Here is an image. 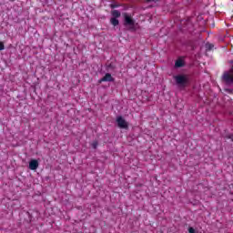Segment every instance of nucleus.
<instances>
[{
	"label": "nucleus",
	"instance_id": "14",
	"mask_svg": "<svg viewBox=\"0 0 233 233\" xmlns=\"http://www.w3.org/2000/svg\"><path fill=\"white\" fill-rule=\"evenodd\" d=\"M157 0H146V3H157Z\"/></svg>",
	"mask_w": 233,
	"mask_h": 233
},
{
	"label": "nucleus",
	"instance_id": "12",
	"mask_svg": "<svg viewBox=\"0 0 233 233\" xmlns=\"http://www.w3.org/2000/svg\"><path fill=\"white\" fill-rule=\"evenodd\" d=\"M92 147H93V148H97V142H93L92 143Z\"/></svg>",
	"mask_w": 233,
	"mask_h": 233
},
{
	"label": "nucleus",
	"instance_id": "2",
	"mask_svg": "<svg viewBox=\"0 0 233 233\" xmlns=\"http://www.w3.org/2000/svg\"><path fill=\"white\" fill-rule=\"evenodd\" d=\"M223 81L227 86H233V72L224 73Z\"/></svg>",
	"mask_w": 233,
	"mask_h": 233
},
{
	"label": "nucleus",
	"instance_id": "1",
	"mask_svg": "<svg viewBox=\"0 0 233 233\" xmlns=\"http://www.w3.org/2000/svg\"><path fill=\"white\" fill-rule=\"evenodd\" d=\"M174 79L178 86H187V85L188 84V76L186 75L175 76Z\"/></svg>",
	"mask_w": 233,
	"mask_h": 233
},
{
	"label": "nucleus",
	"instance_id": "13",
	"mask_svg": "<svg viewBox=\"0 0 233 233\" xmlns=\"http://www.w3.org/2000/svg\"><path fill=\"white\" fill-rule=\"evenodd\" d=\"M188 232L189 233H196V230L194 229V228H189Z\"/></svg>",
	"mask_w": 233,
	"mask_h": 233
},
{
	"label": "nucleus",
	"instance_id": "7",
	"mask_svg": "<svg viewBox=\"0 0 233 233\" xmlns=\"http://www.w3.org/2000/svg\"><path fill=\"white\" fill-rule=\"evenodd\" d=\"M112 15L113 18L116 19V17H121V12H119L118 10H114L112 11Z\"/></svg>",
	"mask_w": 233,
	"mask_h": 233
},
{
	"label": "nucleus",
	"instance_id": "5",
	"mask_svg": "<svg viewBox=\"0 0 233 233\" xmlns=\"http://www.w3.org/2000/svg\"><path fill=\"white\" fill-rule=\"evenodd\" d=\"M103 82H106V83H112L114 82V78L112 77V75L110 73H106L105 75V76H103L100 80L99 83H103Z\"/></svg>",
	"mask_w": 233,
	"mask_h": 233
},
{
	"label": "nucleus",
	"instance_id": "11",
	"mask_svg": "<svg viewBox=\"0 0 233 233\" xmlns=\"http://www.w3.org/2000/svg\"><path fill=\"white\" fill-rule=\"evenodd\" d=\"M0 50H5V44L3 42H0Z\"/></svg>",
	"mask_w": 233,
	"mask_h": 233
},
{
	"label": "nucleus",
	"instance_id": "4",
	"mask_svg": "<svg viewBox=\"0 0 233 233\" xmlns=\"http://www.w3.org/2000/svg\"><path fill=\"white\" fill-rule=\"evenodd\" d=\"M116 123L119 128H128V123L127 120H125V118H123V116H117Z\"/></svg>",
	"mask_w": 233,
	"mask_h": 233
},
{
	"label": "nucleus",
	"instance_id": "15",
	"mask_svg": "<svg viewBox=\"0 0 233 233\" xmlns=\"http://www.w3.org/2000/svg\"><path fill=\"white\" fill-rule=\"evenodd\" d=\"M225 91L228 92V94H232V89H230V88H225Z\"/></svg>",
	"mask_w": 233,
	"mask_h": 233
},
{
	"label": "nucleus",
	"instance_id": "10",
	"mask_svg": "<svg viewBox=\"0 0 233 233\" xmlns=\"http://www.w3.org/2000/svg\"><path fill=\"white\" fill-rule=\"evenodd\" d=\"M110 23L113 26H117V25H119V20H117V18H111Z\"/></svg>",
	"mask_w": 233,
	"mask_h": 233
},
{
	"label": "nucleus",
	"instance_id": "9",
	"mask_svg": "<svg viewBox=\"0 0 233 233\" xmlns=\"http://www.w3.org/2000/svg\"><path fill=\"white\" fill-rule=\"evenodd\" d=\"M205 48H206L207 52H210V50H212L214 48V46L212 44H210V43H207L205 45Z\"/></svg>",
	"mask_w": 233,
	"mask_h": 233
},
{
	"label": "nucleus",
	"instance_id": "3",
	"mask_svg": "<svg viewBox=\"0 0 233 233\" xmlns=\"http://www.w3.org/2000/svg\"><path fill=\"white\" fill-rule=\"evenodd\" d=\"M124 25L126 26L128 25L129 26L128 30H130L131 32H136V23L134 22L133 19H131L130 16H128V15L125 16V23H124Z\"/></svg>",
	"mask_w": 233,
	"mask_h": 233
},
{
	"label": "nucleus",
	"instance_id": "6",
	"mask_svg": "<svg viewBox=\"0 0 233 233\" xmlns=\"http://www.w3.org/2000/svg\"><path fill=\"white\" fill-rule=\"evenodd\" d=\"M39 168V162L36 159H32L29 162V169L30 170H37Z\"/></svg>",
	"mask_w": 233,
	"mask_h": 233
},
{
	"label": "nucleus",
	"instance_id": "8",
	"mask_svg": "<svg viewBox=\"0 0 233 233\" xmlns=\"http://www.w3.org/2000/svg\"><path fill=\"white\" fill-rule=\"evenodd\" d=\"M184 66L183 60H181V59L177 60L175 63L176 68H181V66Z\"/></svg>",
	"mask_w": 233,
	"mask_h": 233
}]
</instances>
